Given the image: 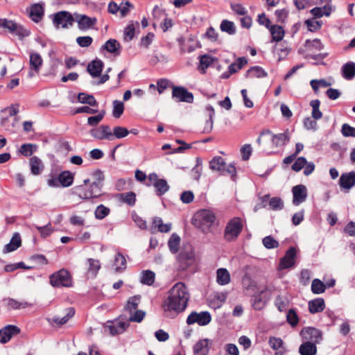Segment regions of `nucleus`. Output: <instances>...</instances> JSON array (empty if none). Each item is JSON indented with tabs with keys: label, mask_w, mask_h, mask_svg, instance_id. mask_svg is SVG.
I'll return each instance as SVG.
<instances>
[{
	"label": "nucleus",
	"mask_w": 355,
	"mask_h": 355,
	"mask_svg": "<svg viewBox=\"0 0 355 355\" xmlns=\"http://www.w3.org/2000/svg\"><path fill=\"white\" fill-rule=\"evenodd\" d=\"M268 76L267 72L259 66H254L250 67L245 73L246 78H265Z\"/></svg>",
	"instance_id": "obj_33"
},
{
	"label": "nucleus",
	"mask_w": 355,
	"mask_h": 355,
	"mask_svg": "<svg viewBox=\"0 0 355 355\" xmlns=\"http://www.w3.org/2000/svg\"><path fill=\"white\" fill-rule=\"evenodd\" d=\"M36 229L42 237H46L53 232L50 223L44 226H36Z\"/></svg>",
	"instance_id": "obj_62"
},
{
	"label": "nucleus",
	"mask_w": 355,
	"mask_h": 355,
	"mask_svg": "<svg viewBox=\"0 0 355 355\" xmlns=\"http://www.w3.org/2000/svg\"><path fill=\"white\" fill-rule=\"evenodd\" d=\"M320 101L318 99L313 100L310 102L312 107L311 116L315 120H319L322 117V113L320 110Z\"/></svg>",
	"instance_id": "obj_45"
},
{
	"label": "nucleus",
	"mask_w": 355,
	"mask_h": 355,
	"mask_svg": "<svg viewBox=\"0 0 355 355\" xmlns=\"http://www.w3.org/2000/svg\"><path fill=\"white\" fill-rule=\"evenodd\" d=\"M3 305L8 309V310H16V309H26L27 307L31 306L32 304L26 302V301H17L15 299L11 298V297H5L2 300Z\"/></svg>",
	"instance_id": "obj_18"
},
{
	"label": "nucleus",
	"mask_w": 355,
	"mask_h": 355,
	"mask_svg": "<svg viewBox=\"0 0 355 355\" xmlns=\"http://www.w3.org/2000/svg\"><path fill=\"white\" fill-rule=\"evenodd\" d=\"M209 168L212 171L220 172L223 175L227 174L234 181L236 176V170L234 164L226 165L223 158L220 156L214 157L209 162Z\"/></svg>",
	"instance_id": "obj_4"
},
{
	"label": "nucleus",
	"mask_w": 355,
	"mask_h": 355,
	"mask_svg": "<svg viewBox=\"0 0 355 355\" xmlns=\"http://www.w3.org/2000/svg\"><path fill=\"white\" fill-rule=\"evenodd\" d=\"M135 27L133 24H128L124 31V40L130 41L135 36Z\"/></svg>",
	"instance_id": "obj_63"
},
{
	"label": "nucleus",
	"mask_w": 355,
	"mask_h": 355,
	"mask_svg": "<svg viewBox=\"0 0 355 355\" xmlns=\"http://www.w3.org/2000/svg\"><path fill=\"white\" fill-rule=\"evenodd\" d=\"M110 210L108 207L103 205H98L95 210V217L97 219L101 220L105 218L110 214Z\"/></svg>",
	"instance_id": "obj_53"
},
{
	"label": "nucleus",
	"mask_w": 355,
	"mask_h": 355,
	"mask_svg": "<svg viewBox=\"0 0 355 355\" xmlns=\"http://www.w3.org/2000/svg\"><path fill=\"white\" fill-rule=\"evenodd\" d=\"M103 68V62L96 59L88 64L87 71L93 78H96L101 76Z\"/></svg>",
	"instance_id": "obj_22"
},
{
	"label": "nucleus",
	"mask_w": 355,
	"mask_h": 355,
	"mask_svg": "<svg viewBox=\"0 0 355 355\" xmlns=\"http://www.w3.org/2000/svg\"><path fill=\"white\" fill-rule=\"evenodd\" d=\"M286 320L288 323H289L292 327H295L297 325L299 322V318L294 309H291L288 311L286 315Z\"/></svg>",
	"instance_id": "obj_54"
},
{
	"label": "nucleus",
	"mask_w": 355,
	"mask_h": 355,
	"mask_svg": "<svg viewBox=\"0 0 355 355\" xmlns=\"http://www.w3.org/2000/svg\"><path fill=\"white\" fill-rule=\"evenodd\" d=\"M231 277L226 268H220L216 271V282L221 286L227 285L230 282Z\"/></svg>",
	"instance_id": "obj_31"
},
{
	"label": "nucleus",
	"mask_w": 355,
	"mask_h": 355,
	"mask_svg": "<svg viewBox=\"0 0 355 355\" xmlns=\"http://www.w3.org/2000/svg\"><path fill=\"white\" fill-rule=\"evenodd\" d=\"M74 180V174L69 171H64L58 175V181L60 184L63 187L71 186Z\"/></svg>",
	"instance_id": "obj_28"
},
{
	"label": "nucleus",
	"mask_w": 355,
	"mask_h": 355,
	"mask_svg": "<svg viewBox=\"0 0 355 355\" xmlns=\"http://www.w3.org/2000/svg\"><path fill=\"white\" fill-rule=\"evenodd\" d=\"M211 320V315L208 311H201L197 313L191 312L187 319V323L189 325L197 323L200 326L207 325Z\"/></svg>",
	"instance_id": "obj_10"
},
{
	"label": "nucleus",
	"mask_w": 355,
	"mask_h": 355,
	"mask_svg": "<svg viewBox=\"0 0 355 355\" xmlns=\"http://www.w3.org/2000/svg\"><path fill=\"white\" fill-rule=\"evenodd\" d=\"M293 204L295 206L304 202L307 198V189L303 184L296 185L292 189Z\"/></svg>",
	"instance_id": "obj_16"
},
{
	"label": "nucleus",
	"mask_w": 355,
	"mask_h": 355,
	"mask_svg": "<svg viewBox=\"0 0 355 355\" xmlns=\"http://www.w3.org/2000/svg\"><path fill=\"white\" fill-rule=\"evenodd\" d=\"M342 135L345 137H355V128L350 126L347 123H344L341 128Z\"/></svg>",
	"instance_id": "obj_64"
},
{
	"label": "nucleus",
	"mask_w": 355,
	"mask_h": 355,
	"mask_svg": "<svg viewBox=\"0 0 355 355\" xmlns=\"http://www.w3.org/2000/svg\"><path fill=\"white\" fill-rule=\"evenodd\" d=\"M43 60L41 55L37 53H32L30 55V71L28 72V77L33 78L36 74H38L41 67L42 65Z\"/></svg>",
	"instance_id": "obj_15"
},
{
	"label": "nucleus",
	"mask_w": 355,
	"mask_h": 355,
	"mask_svg": "<svg viewBox=\"0 0 355 355\" xmlns=\"http://www.w3.org/2000/svg\"><path fill=\"white\" fill-rule=\"evenodd\" d=\"M155 35L153 33H148L146 36H144L141 38L139 46L144 47L146 49H148L150 45L152 44L154 40Z\"/></svg>",
	"instance_id": "obj_59"
},
{
	"label": "nucleus",
	"mask_w": 355,
	"mask_h": 355,
	"mask_svg": "<svg viewBox=\"0 0 355 355\" xmlns=\"http://www.w3.org/2000/svg\"><path fill=\"white\" fill-rule=\"evenodd\" d=\"M305 24L307 29L311 32H315L319 30L322 26V22L315 20V19H309L305 21Z\"/></svg>",
	"instance_id": "obj_55"
},
{
	"label": "nucleus",
	"mask_w": 355,
	"mask_h": 355,
	"mask_svg": "<svg viewBox=\"0 0 355 355\" xmlns=\"http://www.w3.org/2000/svg\"><path fill=\"white\" fill-rule=\"evenodd\" d=\"M21 240L19 233H15L9 243L4 246L3 250V253H8L16 250L21 246Z\"/></svg>",
	"instance_id": "obj_26"
},
{
	"label": "nucleus",
	"mask_w": 355,
	"mask_h": 355,
	"mask_svg": "<svg viewBox=\"0 0 355 355\" xmlns=\"http://www.w3.org/2000/svg\"><path fill=\"white\" fill-rule=\"evenodd\" d=\"M220 28L223 32L227 33L229 35H234L236 33V27L234 22L227 19H224L221 21Z\"/></svg>",
	"instance_id": "obj_46"
},
{
	"label": "nucleus",
	"mask_w": 355,
	"mask_h": 355,
	"mask_svg": "<svg viewBox=\"0 0 355 355\" xmlns=\"http://www.w3.org/2000/svg\"><path fill=\"white\" fill-rule=\"evenodd\" d=\"M124 111V105L123 103L115 100L113 101V111H112V115L114 118H119L123 113Z\"/></svg>",
	"instance_id": "obj_51"
},
{
	"label": "nucleus",
	"mask_w": 355,
	"mask_h": 355,
	"mask_svg": "<svg viewBox=\"0 0 355 355\" xmlns=\"http://www.w3.org/2000/svg\"><path fill=\"white\" fill-rule=\"evenodd\" d=\"M275 15L277 18V22L284 24L288 15V11L286 9L277 10L275 12Z\"/></svg>",
	"instance_id": "obj_61"
},
{
	"label": "nucleus",
	"mask_w": 355,
	"mask_h": 355,
	"mask_svg": "<svg viewBox=\"0 0 355 355\" xmlns=\"http://www.w3.org/2000/svg\"><path fill=\"white\" fill-rule=\"evenodd\" d=\"M180 241L181 239L178 234L176 233L171 234L168 241V246L171 253L175 254L178 252L180 249Z\"/></svg>",
	"instance_id": "obj_39"
},
{
	"label": "nucleus",
	"mask_w": 355,
	"mask_h": 355,
	"mask_svg": "<svg viewBox=\"0 0 355 355\" xmlns=\"http://www.w3.org/2000/svg\"><path fill=\"white\" fill-rule=\"evenodd\" d=\"M301 355H315L317 353L316 345L311 342H304L299 347Z\"/></svg>",
	"instance_id": "obj_34"
},
{
	"label": "nucleus",
	"mask_w": 355,
	"mask_h": 355,
	"mask_svg": "<svg viewBox=\"0 0 355 355\" xmlns=\"http://www.w3.org/2000/svg\"><path fill=\"white\" fill-rule=\"evenodd\" d=\"M129 324L124 321H117L109 326L110 332L112 335L122 334L125 331Z\"/></svg>",
	"instance_id": "obj_35"
},
{
	"label": "nucleus",
	"mask_w": 355,
	"mask_h": 355,
	"mask_svg": "<svg viewBox=\"0 0 355 355\" xmlns=\"http://www.w3.org/2000/svg\"><path fill=\"white\" fill-rule=\"evenodd\" d=\"M172 96L180 102L191 103L193 101V95L187 91L186 88L180 86H175L173 88Z\"/></svg>",
	"instance_id": "obj_14"
},
{
	"label": "nucleus",
	"mask_w": 355,
	"mask_h": 355,
	"mask_svg": "<svg viewBox=\"0 0 355 355\" xmlns=\"http://www.w3.org/2000/svg\"><path fill=\"white\" fill-rule=\"evenodd\" d=\"M297 250L295 248L291 247L285 253V255L280 259L278 270L290 268L295 265Z\"/></svg>",
	"instance_id": "obj_11"
},
{
	"label": "nucleus",
	"mask_w": 355,
	"mask_h": 355,
	"mask_svg": "<svg viewBox=\"0 0 355 355\" xmlns=\"http://www.w3.org/2000/svg\"><path fill=\"white\" fill-rule=\"evenodd\" d=\"M152 227H157L159 232L167 233L171 230V223L164 224L161 218L154 217L153 219Z\"/></svg>",
	"instance_id": "obj_37"
},
{
	"label": "nucleus",
	"mask_w": 355,
	"mask_h": 355,
	"mask_svg": "<svg viewBox=\"0 0 355 355\" xmlns=\"http://www.w3.org/2000/svg\"><path fill=\"white\" fill-rule=\"evenodd\" d=\"M20 332L19 328L15 325L8 324L0 329V343H7L13 336Z\"/></svg>",
	"instance_id": "obj_17"
},
{
	"label": "nucleus",
	"mask_w": 355,
	"mask_h": 355,
	"mask_svg": "<svg viewBox=\"0 0 355 355\" xmlns=\"http://www.w3.org/2000/svg\"><path fill=\"white\" fill-rule=\"evenodd\" d=\"M140 299L141 297L139 295H135L130 297L125 305V310L129 311L130 313H131L133 311H136L140 302Z\"/></svg>",
	"instance_id": "obj_47"
},
{
	"label": "nucleus",
	"mask_w": 355,
	"mask_h": 355,
	"mask_svg": "<svg viewBox=\"0 0 355 355\" xmlns=\"http://www.w3.org/2000/svg\"><path fill=\"white\" fill-rule=\"evenodd\" d=\"M268 205L272 210H282L284 208V202L279 197H273L270 199Z\"/></svg>",
	"instance_id": "obj_52"
},
{
	"label": "nucleus",
	"mask_w": 355,
	"mask_h": 355,
	"mask_svg": "<svg viewBox=\"0 0 355 355\" xmlns=\"http://www.w3.org/2000/svg\"><path fill=\"white\" fill-rule=\"evenodd\" d=\"M300 335L306 342H311L314 343H318L322 340L321 331L313 327H305L300 331Z\"/></svg>",
	"instance_id": "obj_12"
},
{
	"label": "nucleus",
	"mask_w": 355,
	"mask_h": 355,
	"mask_svg": "<svg viewBox=\"0 0 355 355\" xmlns=\"http://www.w3.org/2000/svg\"><path fill=\"white\" fill-rule=\"evenodd\" d=\"M268 29L272 35L271 42H278L282 40L285 35V31L281 26L271 25Z\"/></svg>",
	"instance_id": "obj_27"
},
{
	"label": "nucleus",
	"mask_w": 355,
	"mask_h": 355,
	"mask_svg": "<svg viewBox=\"0 0 355 355\" xmlns=\"http://www.w3.org/2000/svg\"><path fill=\"white\" fill-rule=\"evenodd\" d=\"M331 0H326V3L321 7H315L311 10V13L314 18H320L323 16L329 17L332 12Z\"/></svg>",
	"instance_id": "obj_19"
},
{
	"label": "nucleus",
	"mask_w": 355,
	"mask_h": 355,
	"mask_svg": "<svg viewBox=\"0 0 355 355\" xmlns=\"http://www.w3.org/2000/svg\"><path fill=\"white\" fill-rule=\"evenodd\" d=\"M44 12L42 3H34L30 8L29 17L33 21L39 22L44 16Z\"/></svg>",
	"instance_id": "obj_23"
},
{
	"label": "nucleus",
	"mask_w": 355,
	"mask_h": 355,
	"mask_svg": "<svg viewBox=\"0 0 355 355\" xmlns=\"http://www.w3.org/2000/svg\"><path fill=\"white\" fill-rule=\"evenodd\" d=\"M75 314V309L72 307L66 309V315L63 317L54 316L53 318V322L58 325H62L65 324L70 318H71Z\"/></svg>",
	"instance_id": "obj_40"
},
{
	"label": "nucleus",
	"mask_w": 355,
	"mask_h": 355,
	"mask_svg": "<svg viewBox=\"0 0 355 355\" xmlns=\"http://www.w3.org/2000/svg\"><path fill=\"white\" fill-rule=\"evenodd\" d=\"M263 245L267 249H274L279 246V243L272 236H267L262 240Z\"/></svg>",
	"instance_id": "obj_57"
},
{
	"label": "nucleus",
	"mask_w": 355,
	"mask_h": 355,
	"mask_svg": "<svg viewBox=\"0 0 355 355\" xmlns=\"http://www.w3.org/2000/svg\"><path fill=\"white\" fill-rule=\"evenodd\" d=\"M120 48L121 45L119 42L115 39H110L108 40L103 46H102V49L107 51L110 53L115 54L116 55L120 54Z\"/></svg>",
	"instance_id": "obj_29"
},
{
	"label": "nucleus",
	"mask_w": 355,
	"mask_h": 355,
	"mask_svg": "<svg viewBox=\"0 0 355 355\" xmlns=\"http://www.w3.org/2000/svg\"><path fill=\"white\" fill-rule=\"evenodd\" d=\"M304 46L309 51L308 53L320 51L324 48V45L319 39L306 40Z\"/></svg>",
	"instance_id": "obj_36"
},
{
	"label": "nucleus",
	"mask_w": 355,
	"mask_h": 355,
	"mask_svg": "<svg viewBox=\"0 0 355 355\" xmlns=\"http://www.w3.org/2000/svg\"><path fill=\"white\" fill-rule=\"evenodd\" d=\"M341 71L345 79L352 80L355 76V63L353 62H347L342 67Z\"/></svg>",
	"instance_id": "obj_32"
},
{
	"label": "nucleus",
	"mask_w": 355,
	"mask_h": 355,
	"mask_svg": "<svg viewBox=\"0 0 355 355\" xmlns=\"http://www.w3.org/2000/svg\"><path fill=\"white\" fill-rule=\"evenodd\" d=\"M0 28L7 30L10 34L21 40L30 35V31L24 26L8 19L0 18Z\"/></svg>",
	"instance_id": "obj_3"
},
{
	"label": "nucleus",
	"mask_w": 355,
	"mask_h": 355,
	"mask_svg": "<svg viewBox=\"0 0 355 355\" xmlns=\"http://www.w3.org/2000/svg\"><path fill=\"white\" fill-rule=\"evenodd\" d=\"M216 220V216L209 209L198 211L193 216V225L200 228L204 233L210 230Z\"/></svg>",
	"instance_id": "obj_2"
},
{
	"label": "nucleus",
	"mask_w": 355,
	"mask_h": 355,
	"mask_svg": "<svg viewBox=\"0 0 355 355\" xmlns=\"http://www.w3.org/2000/svg\"><path fill=\"white\" fill-rule=\"evenodd\" d=\"M102 187L96 183H92L87 189H85L84 186H79L77 187L78 195L80 198L84 200L98 198L102 194Z\"/></svg>",
	"instance_id": "obj_8"
},
{
	"label": "nucleus",
	"mask_w": 355,
	"mask_h": 355,
	"mask_svg": "<svg viewBox=\"0 0 355 355\" xmlns=\"http://www.w3.org/2000/svg\"><path fill=\"white\" fill-rule=\"evenodd\" d=\"M154 187L155 188L156 194L158 196H162L169 190V185L166 180L161 179L158 182H155Z\"/></svg>",
	"instance_id": "obj_43"
},
{
	"label": "nucleus",
	"mask_w": 355,
	"mask_h": 355,
	"mask_svg": "<svg viewBox=\"0 0 355 355\" xmlns=\"http://www.w3.org/2000/svg\"><path fill=\"white\" fill-rule=\"evenodd\" d=\"M339 184L340 187L347 190L352 188L355 184V172L343 173L339 180Z\"/></svg>",
	"instance_id": "obj_21"
},
{
	"label": "nucleus",
	"mask_w": 355,
	"mask_h": 355,
	"mask_svg": "<svg viewBox=\"0 0 355 355\" xmlns=\"http://www.w3.org/2000/svg\"><path fill=\"white\" fill-rule=\"evenodd\" d=\"M114 265L116 266V271H121L126 268V259L121 253H117L114 259Z\"/></svg>",
	"instance_id": "obj_48"
},
{
	"label": "nucleus",
	"mask_w": 355,
	"mask_h": 355,
	"mask_svg": "<svg viewBox=\"0 0 355 355\" xmlns=\"http://www.w3.org/2000/svg\"><path fill=\"white\" fill-rule=\"evenodd\" d=\"M78 28L81 30H86L92 27L96 23L95 17H89L83 15L78 19Z\"/></svg>",
	"instance_id": "obj_30"
},
{
	"label": "nucleus",
	"mask_w": 355,
	"mask_h": 355,
	"mask_svg": "<svg viewBox=\"0 0 355 355\" xmlns=\"http://www.w3.org/2000/svg\"><path fill=\"white\" fill-rule=\"evenodd\" d=\"M30 166L32 174L35 175H40L44 168L41 159L36 156L30 159Z\"/></svg>",
	"instance_id": "obj_38"
},
{
	"label": "nucleus",
	"mask_w": 355,
	"mask_h": 355,
	"mask_svg": "<svg viewBox=\"0 0 355 355\" xmlns=\"http://www.w3.org/2000/svg\"><path fill=\"white\" fill-rule=\"evenodd\" d=\"M87 275L88 277H95L101 268L100 261L97 259L89 258L87 259Z\"/></svg>",
	"instance_id": "obj_24"
},
{
	"label": "nucleus",
	"mask_w": 355,
	"mask_h": 355,
	"mask_svg": "<svg viewBox=\"0 0 355 355\" xmlns=\"http://www.w3.org/2000/svg\"><path fill=\"white\" fill-rule=\"evenodd\" d=\"M92 183H96L98 185L102 186L103 185V181L105 179L104 174L103 171L101 170H96L92 173Z\"/></svg>",
	"instance_id": "obj_60"
},
{
	"label": "nucleus",
	"mask_w": 355,
	"mask_h": 355,
	"mask_svg": "<svg viewBox=\"0 0 355 355\" xmlns=\"http://www.w3.org/2000/svg\"><path fill=\"white\" fill-rule=\"evenodd\" d=\"M155 273L152 270H144L141 273L140 282L143 284L151 286L154 284Z\"/></svg>",
	"instance_id": "obj_41"
},
{
	"label": "nucleus",
	"mask_w": 355,
	"mask_h": 355,
	"mask_svg": "<svg viewBox=\"0 0 355 355\" xmlns=\"http://www.w3.org/2000/svg\"><path fill=\"white\" fill-rule=\"evenodd\" d=\"M211 341L208 338L198 340L193 346V355H207L210 349Z\"/></svg>",
	"instance_id": "obj_20"
},
{
	"label": "nucleus",
	"mask_w": 355,
	"mask_h": 355,
	"mask_svg": "<svg viewBox=\"0 0 355 355\" xmlns=\"http://www.w3.org/2000/svg\"><path fill=\"white\" fill-rule=\"evenodd\" d=\"M309 311L311 313L315 314L322 312L325 308L324 300L322 298L318 297L310 300L308 303Z\"/></svg>",
	"instance_id": "obj_25"
},
{
	"label": "nucleus",
	"mask_w": 355,
	"mask_h": 355,
	"mask_svg": "<svg viewBox=\"0 0 355 355\" xmlns=\"http://www.w3.org/2000/svg\"><path fill=\"white\" fill-rule=\"evenodd\" d=\"M91 136L99 140H112V130L107 125H101L89 131Z\"/></svg>",
	"instance_id": "obj_13"
},
{
	"label": "nucleus",
	"mask_w": 355,
	"mask_h": 355,
	"mask_svg": "<svg viewBox=\"0 0 355 355\" xmlns=\"http://www.w3.org/2000/svg\"><path fill=\"white\" fill-rule=\"evenodd\" d=\"M130 131L124 127L122 126H116L113 128L112 131V139L114 137L117 139H122L128 135Z\"/></svg>",
	"instance_id": "obj_50"
},
{
	"label": "nucleus",
	"mask_w": 355,
	"mask_h": 355,
	"mask_svg": "<svg viewBox=\"0 0 355 355\" xmlns=\"http://www.w3.org/2000/svg\"><path fill=\"white\" fill-rule=\"evenodd\" d=\"M325 284L318 279H314L311 284V291L314 294H320L324 292Z\"/></svg>",
	"instance_id": "obj_49"
},
{
	"label": "nucleus",
	"mask_w": 355,
	"mask_h": 355,
	"mask_svg": "<svg viewBox=\"0 0 355 355\" xmlns=\"http://www.w3.org/2000/svg\"><path fill=\"white\" fill-rule=\"evenodd\" d=\"M73 16L67 11L58 12L53 18V23L56 28H67L73 25Z\"/></svg>",
	"instance_id": "obj_9"
},
{
	"label": "nucleus",
	"mask_w": 355,
	"mask_h": 355,
	"mask_svg": "<svg viewBox=\"0 0 355 355\" xmlns=\"http://www.w3.org/2000/svg\"><path fill=\"white\" fill-rule=\"evenodd\" d=\"M49 279L50 283L53 287H69L72 284L70 274L64 269L53 273Z\"/></svg>",
	"instance_id": "obj_7"
},
{
	"label": "nucleus",
	"mask_w": 355,
	"mask_h": 355,
	"mask_svg": "<svg viewBox=\"0 0 355 355\" xmlns=\"http://www.w3.org/2000/svg\"><path fill=\"white\" fill-rule=\"evenodd\" d=\"M214 58L209 55H203L200 56V67L205 72V69L208 68L214 62Z\"/></svg>",
	"instance_id": "obj_56"
},
{
	"label": "nucleus",
	"mask_w": 355,
	"mask_h": 355,
	"mask_svg": "<svg viewBox=\"0 0 355 355\" xmlns=\"http://www.w3.org/2000/svg\"><path fill=\"white\" fill-rule=\"evenodd\" d=\"M243 227V220L240 217H234L230 220L224 230V238L227 241L236 240Z\"/></svg>",
	"instance_id": "obj_5"
},
{
	"label": "nucleus",
	"mask_w": 355,
	"mask_h": 355,
	"mask_svg": "<svg viewBox=\"0 0 355 355\" xmlns=\"http://www.w3.org/2000/svg\"><path fill=\"white\" fill-rule=\"evenodd\" d=\"M189 293L185 284L182 282L176 283L168 292V296L163 303L165 313L175 317L183 312L187 306Z\"/></svg>",
	"instance_id": "obj_1"
},
{
	"label": "nucleus",
	"mask_w": 355,
	"mask_h": 355,
	"mask_svg": "<svg viewBox=\"0 0 355 355\" xmlns=\"http://www.w3.org/2000/svg\"><path fill=\"white\" fill-rule=\"evenodd\" d=\"M261 136H268L272 142V147H280L286 146L291 139V135L288 129L283 133L273 134L270 130L265 129L261 131Z\"/></svg>",
	"instance_id": "obj_6"
},
{
	"label": "nucleus",
	"mask_w": 355,
	"mask_h": 355,
	"mask_svg": "<svg viewBox=\"0 0 355 355\" xmlns=\"http://www.w3.org/2000/svg\"><path fill=\"white\" fill-rule=\"evenodd\" d=\"M248 62L245 57L239 58L235 62L232 63L229 67L228 71L232 74L237 72Z\"/></svg>",
	"instance_id": "obj_44"
},
{
	"label": "nucleus",
	"mask_w": 355,
	"mask_h": 355,
	"mask_svg": "<svg viewBox=\"0 0 355 355\" xmlns=\"http://www.w3.org/2000/svg\"><path fill=\"white\" fill-rule=\"evenodd\" d=\"M78 101L84 104H88L93 107L98 106V103L94 96L81 92L78 95Z\"/></svg>",
	"instance_id": "obj_42"
},
{
	"label": "nucleus",
	"mask_w": 355,
	"mask_h": 355,
	"mask_svg": "<svg viewBox=\"0 0 355 355\" xmlns=\"http://www.w3.org/2000/svg\"><path fill=\"white\" fill-rule=\"evenodd\" d=\"M121 200L123 202L130 206H133L135 204L136 196L134 192L130 191L121 194Z\"/></svg>",
	"instance_id": "obj_58"
}]
</instances>
